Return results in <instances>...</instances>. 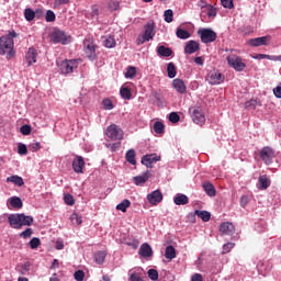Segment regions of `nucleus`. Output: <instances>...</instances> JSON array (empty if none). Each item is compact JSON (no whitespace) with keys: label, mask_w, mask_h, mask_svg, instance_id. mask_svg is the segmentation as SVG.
Returning <instances> with one entry per match:
<instances>
[{"label":"nucleus","mask_w":281,"mask_h":281,"mask_svg":"<svg viewBox=\"0 0 281 281\" xmlns=\"http://www.w3.org/2000/svg\"><path fill=\"white\" fill-rule=\"evenodd\" d=\"M19 34L14 31H10L9 34L0 37V56H7L8 59L14 58L16 52L14 50V38Z\"/></svg>","instance_id":"nucleus-1"},{"label":"nucleus","mask_w":281,"mask_h":281,"mask_svg":"<svg viewBox=\"0 0 281 281\" xmlns=\"http://www.w3.org/2000/svg\"><path fill=\"white\" fill-rule=\"evenodd\" d=\"M45 21L47 23H54V21H56V13H54L52 10H47Z\"/></svg>","instance_id":"nucleus-43"},{"label":"nucleus","mask_w":281,"mask_h":281,"mask_svg":"<svg viewBox=\"0 0 281 281\" xmlns=\"http://www.w3.org/2000/svg\"><path fill=\"white\" fill-rule=\"evenodd\" d=\"M172 87L175 91H177V93H180L181 95H183L188 91V87L186 86V82L179 78L172 80Z\"/></svg>","instance_id":"nucleus-17"},{"label":"nucleus","mask_w":281,"mask_h":281,"mask_svg":"<svg viewBox=\"0 0 281 281\" xmlns=\"http://www.w3.org/2000/svg\"><path fill=\"white\" fill-rule=\"evenodd\" d=\"M147 201L150 205H159L164 201V194L160 190H155L147 194Z\"/></svg>","instance_id":"nucleus-13"},{"label":"nucleus","mask_w":281,"mask_h":281,"mask_svg":"<svg viewBox=\"0 0 281 281\" xmlns=\"http://www.w3.org/2000/svg\"><path fill=\"white\" fill-rule=\"evenodd\" d=\"M120 95L121 98H123V100H131V98H133V93L131 92V89H128L127 87H121Z\"/></svg>","instance_id":"nucleus-34"},{"label":"nucleus","mask_w":281,"mask_h":281,"mask_svg":"<svg viewBox=\"0 0 281 281\" xmlns=\"http://www.w3.org/2000/svg\"><path fill=\"white\" fill-rule=\"evenodd\" d=\"M189 216H192L193 218H194V216H198L204 223H207L210 221V218H212V214L210 212H207V211H199V210H196L194 212V214L190 213Z\"/></svg>","instance_id":"nucleus-22"},{"label":"nucleus","mask_w":281,"mask_h":281,"mask_svg":"<svg viewBox=\"0 0 281 281\" xmlns=\"http://www.w3.org/2000/svg\"><path fill=\"white\" fill-rule=\"evenodd\" d=\"M74 278L76 281H83L85 280V271L82 270H77L75 273H74Z\"/></svg>","instance_id":"nucleus-53"},{"label":"nucleus","mask_w":281,"mask_h":281,"mask_svg":"<svg viewBox=\"0 0 281 281\" xmlns=\"http://www.w3.org/2000/svg\"><path fill=\"white\" fill-rule=\"evenodd\" d=\"M8 222L10 227H12V229H21V227H26L32 225V223H34V217L30 216V215H25L23 213L19 214H10L8 217Z\"/></svg>","instance_id":"nucleus-2"},{"label":"nucleus","mask_w":281,"mask_h":281,"mask_svg":"<svg viewBox=\"0 0 281 281\" xmlns=\"http://www.w3.org/2000/svg\"><path fill=\"white\" fill-rule=\"evenodd\" d=\"M18 153L19 155H25L27 153V146H25V144L19 145Z\"/></svg>","instance_id":"nucleus-59"},{"label":"nucleus","mask_w":281,"mask_h":281,"mask_svg":"<svg viewBox=\"0 0 281 281\" xmlns=\"http://www.w3.org/2000/svg\"><path fill=\"white\" fill-rule=\"evenodd\" d=\"M220 232L222 236H232V234L236 232V228L234 227V224L224 222L220 225Z\"/></svg>","instance_id":"nucleus-18"},{"label":"nucleus","mask_w":281,"mask_h":281,"mask_svg":"<svg viewBox=\"0 0 281 281\" xmlns=\"http://www.w3.org/2000/svg\"><path fill=\"white\" fill-rule=\"evenodd\" d=\"M72 169L78 175H82L85 171V158L82 156H76L72 160Z\"/></svg>","instance_id":"nucleus-15"},{"label":"nucleus","mask_w":281,"mask_h":281,"mask_svg":"<svg viewBox=\"0 0 281 281\" xmlns=\"http://www.w3.org/2000/svg\"><path fill=\"white\" fill-rule=\"evenodd\" d=\"M273 94H274L277 98L281 99V83H280V86H277V87L273 89Z\"/></svg>","instance_id":"nucleus-62"},{"label":"nucleus","mask_w":281,"mask_h":281,"mask_svg":"<svg viewBox=\"0 0 281 281\" xmlns=\"http://www.w3.org/2000/svg\"><path fill=\"white\" fill-rule=\"evenodd\" d=\"M24 16H25L26 21H34V19L36 16V12H34V10H32V9H25Z\"/></svg>","instance_id":"nucleus-41"},{"label":"nucleus","mask_w":281,"mask_h":281,"mask_svg":"<svg viewBox=\"0 0 281 281\" xmlns=\"http://www.w3.org/2000/svg\"><path fill=\"white\" fill-rule=\"evenodd\" d=\"M30 271V262H25L21 266L20 273L21 276H25Z\"/></svg>","instance_id":"nucleus-57"},{"label":"nucleus","mask_w":281,"mask_h":281,"mask_svg":"<svg viewBox=\"0 0 281 281\" xmlns=\"http://www.w3.org/2000/svg\"><path fill=\"white\" fill-rule=\"evenodd\" d=\"M8 183H14V186H18L19 188L25 186V181H23V178L16 175H13L11 177L7 178Z\"/></svg>","instance_id":"nucleus-27"},{"label":"nucleus","mask_w":281,"mask_h":281,"mask_svg":"<svg viewBox=\"0 0 281 281\" xmlns=\"http://www.w3.org/2000/svg\"><path fill=\"white\" fill-rule=\"evenodd\" d=\"M191 281H203V276L195 273L192 276Z\"/></svg>","instance_id":"nucleus-63"},{"label":"nucleus","mask_w":281,"mask_h":281,"mask_svg":"<svg viewBox=\"0 0 281 281\" xmlns=\"http://www.w3.org/2000/svg\"><path fill=\"white\" fill-rule=\"evenodd\" d=\"M201 49V44L196 41H189L187 42V45L184 46V54H196Z\"/></svg>","instance_id":"nucleus-19"},{"label":"nucleus","mask_w":281,"mask_h":281,"mask_svg":"<svg viewBox=\"0 0 281 281\" xmlns=\"http://www.w3.org/2000/svg\"><path fill=\"white\" fill-rule=\"evenodd\" d=\"M227 64L232 69L235 71H245V68L247 67V64L243 61V58L236 54H231L226 57Z\"/></svg>","instance_id":"nucleus-6"},{"label":"nucleus","mask_w":281,"mask_h":281,"mask_svg":"<svg viewBox=\"0 0 281 281\" xmlns=\"http://www.w3.org/2000/svg\"><path fill=\"white\" fill-rule=\"evenodd\" d=\"M157 161H161V156H158L157 154L145 155L142 158L143 166H146L147 168H153V164H157Z\"/></svg>","instance_id":"nucleus-14"},{"label":"nucleus","mask_w":281,"mask_h":281,"mask_svg":"<svg viewBox=\"0 0 281 281\" xmlns=\"http://www.w3.org/2000/svg\"><path fill=\"white\" fill-rule=\"evenodd\" d=\"M102 104L105 111H112V109H114L113 101H111V99H104Z\"/></svg>","instance_id":"nucleus-45"},{"label":"nucleus","mask_w":281,"mask_h":281,"mask_svg":"<svg viewBox=\"0 0 281 281\" xmlns=\"http://www.w3.org/2000/svg\"><path fill=\"white\" fill-rule=\"evenodd\" d=\"M70 222L72 225H82V216L78 215V213H72L70 215Z\"/></svg>","instance_id":"nucleus-40"},{"label":"nucleus","mask_w":281,"mask_h":281,"mask_svg":"<svg viewBox=\"0 0 281 281\" xmlns=\"http://www.w3.org/2000/svg\"><path fill=\"white\" fill-rule=\"evenodd\" d=\"M106 258V251H98L94 254V261L97 265H103Z\"/></svg>","instance_id":"nucleus-36"},{"label":"nucleus","mask_w":281,"mask_h":281,"mask_svg":"<svg viewBox=\"0 0 281 281\" xmlns=\"http://www.w3.org/2000/svg\"><path fill=\"white\" fill-rule=\"evenodd\" d=\"M136 156H137V154L135 153V149H130L125 154V159L132 166H136V164H137V160L135 159Z\"/></svg>","instance_id":"nucleus-29"},{"label":"nucleus","mask_w":281,"mask_h":281,"mask_svg":"<svg viewBox=\"0 0 281 281\" xmlns=\"http://www.w3.org/2000/svg\"><path fill=\"white\" fill-rule=\"evenodd\" d=\"M64 201H65L66 205H74L76 203V200L74 199V195H71V194L64 195Z\"/></svg>","instance_id":"nucleus-52"},{"label":"nucleus","mask_w":281,"mask_h":281,"mask_svg":"<svg viewBox=\"0 0 281 281\" xmlns=\"http://www.w3.org/2000/svg\"><path fill=\"white\" fill-rule=\"evenodd\" d=\"M103 45L108 49H113V47H115V45H116L115 37H113V36L105 37V40L103 41Z\"/></svg>","instance_id":"nucleus-38"},{"label":"nucleus","mask_w":281,"mask_h":281,"mask_svg":"<svg viewBox=\"0 0 281 281\" xmlns=\"http://www.w3.org/2000/svg\"><path fill=\"white\" fill-rule=\"evenodd\" d=\"M269 43H271V36L269 35L250 38L247 41V45H249V47H260L262 45L267 46Z\"/></svg>","instance_id":"nucleus-11"},{"label":"nucleus","mask_w":281,"mask_h":281,"mask_svg":"<svg viewBox=\"0 0 281 281\" xmlns=\"http://www.w3.org/2000/svg\"><path fill=\"white\" fill-rule=\"evenodd\" d=\"M86 54L89 58V60H95V44L94 43H89L86 45Z\"/></svg>","instance_id":"nucleus-26"},{"label":"nucleus","mask_w":281,"mask_h":281,"mask_svg":"<svg viewBox=\"0 0 281 281\" xmlns=\"http://www.w3.org/2000/svg\"><path fill=\"white\" fill-rule=\"evenodd\" d=\"M166 131V125H164L161 122L156 121L154 123V132L157 133V135H164Z\"/></svg>","instance_id":"nucleus-37"},{"label":"nucleus","mask_w":281,"mask_h":281,"mask_svg":"<svg viewBox=\"0 0 281 281\" xmlns=\"http://www.w3.org/2000/svg\"><path fill=\"white\" fill-rule=\"evenodd\" d=\"M33 153H36V150H41V143L35 142L30 145Z\"/></svg>","instance_id":"nucleus-61"},{"label":"nucleus","mask_w":281,"mask_h":281,"mask_svg":"<svg viewBox=\"0 0 281 281\" xmlns=\"http://www.w3.org/2000/svg\"><path fill=\"white\" fill-rule=\"evenodd\" d=\"M155 38V24L153 22H148L144 26V34L139 35L136 40L137 45H144V43H148V41H153Z\"/></svg>","instance_id":"nucleus-5"},{"label":"nucleus","mask_w":281,"mask_h":281,"mask_svg":"<svg viewBox=\"0 0 281 281\" xmlns=\"http://www.w3.org/2000/svg\"><path fill=\"white\" fill-rule=\"evenodd\" d=\"M78 65H80V59H65L57 61V67L64 76L74 74V71L78 69Z\"/></svg>","instance_id":"nucleus-3"},{"label":"nucleus","mask_w":281,"mask_h":281,"mask_svg":"<svg viewBox=\"0 0 281 281\" xmlns=\"http://www.w3.org/2000/svg\"><path fill=\"white\" fill-rule=\"evenodd\" d=\"M173 203L175 205H188L190 203V199L183 193H177L173 198Z\"/></svg>","instance_id":"nucleus-20"},{"label":"nucleus","mask_w":281,"mask_h":281,"mask_svg":"<svg viewBox=\"0 0 281 281\" xmlns=\"http://www.w3.org/2000/svg\"><path fill=\"white\" fill-rule=\"evenodd\" d=\"M130 281H144V277L146 276V271L142 268H135L130 270Z\"/></svg>","instance_id":"nucleus-16"},{"label":"nucleus","mask_w":281,"mask_h":281,"mask_svg":"<svg viewBox=\"0 0 281 281\" xmlns=\"http://www.w3.org/2000/svg\"><path fill=\"white\" fill-rule=\"evenodd\" d=\"M148 179H150V171H146L140 176L134 177L133 181H134L135 186H144V183H146V181H148Z\"/></svg>","instance_id":"nucleus-23"},{"label":"nucleus","mask_w":281,"mask_h":281,"mask_svg":"<svg viewBox=\"0 0 281 281\" xmlns=\"http://www.w3.org/2000/svg\"><path fill=\"white\" fill-rule=\"evenodd\" d=\"M206 81L209 82V85H221L225 81V76H223V74H221L220 71L213 70L209 72Z\"/></svg>","instance_id":"nucleus-12"},{"label":"nucleus","mask_w":281,"mask_h":281,"mask_svg":"<svg viewBox=\"0 0 281 281\" xmlns=\"http://www.w3.org/2000/svg\"><path fill=\"white\" fill-rule=\"evenodd\" d=\"M20 132L22 135H30L32 133V126H30L27 124L22 125L20 128Z\"/></svg>","instance_id":"nucleus-51"},{"label":"nucleus","mask_w":281,"mask_h":281,"mask_svg":"<svg viewBox=\"0 0 281 281\" xmlns=\"http://www.w3.org/2000/svg\"><path fill=\"white\" fill-rule=\"evenodd\" d=\"M269 186H271V180H269L267 175L260 176L257 184L258 190H267Z\"/></svg>","instance_id":"nucleus-25"},{"label":"nucleus","mask_w":281,"mask_h":281,"mask_svg":"<svg viewBox=\"0 0 281 281\" xmlns=\"http://www.w3.org/2000/svg\"><path fill=\"white\" fill-rule=\"evenodd\" d=\"M157 54H158V56L168 58V57L172 56V49H170L169 47H166V46H158Z\"/></svg>","instance_id":"nucleus-30"},{"label":"nucleus","mask_w":281,"mask_h":281,"mask_svg":"<svg viewBox=\"0 0 281 281\" xmlns=\"http://www.w3.org/2000/svg\"><path fill=\"white\" fill-rule=\"evenodd\" d=\"M165 258H167V260H175V258H177V250L172 246H167Z\"/></svg>","instance_id":"nucleus-31"},{"label":"nucleus","mask_w":281,"mask_h":281,"mask_svg":"<svg viewBox=\"0 0 281 281\" xmlns=\"http://www.w3.org/2000/svg\"><path fill=\"white\" fill-rule=\"evenodd\" d=\"M52 41L53 43H61V45H68V43H71V36H67L65 32L60 30H56L52 34Z\"/></svg>","instance_id":"nucleus-10"},{"label":"nucleus","mask_w":281,"mask_h":281,"mask_svg":"<svg viewBox=\"0 0 281 281\" xmlns=\"http://www.w3.org/2000/svg\"><path fill=\"white\" fill-rule=\"evenodd\" d=\"M139 256L142 258H150L153 256V248L148 244H143L138 250Z\"/></svg>","instance_id":"nucleus-24"},{"label":"nucleus","mask_w":281,"mask_h":281,"mask_svg":"<svg viewBox=\"0 0 281 281\" xmlns=\"http://www.w3.org/2000/svg\"><path fill=\"white\" fill-rule=\"evenodd\" d=\"M105 135L110 139H113V142L124 139V132H122V128H120V126L116 124H111L108 126Z\"/></svg>","instance_id":"nucleus-7"},{"label":"nucleus","mask_w":281,"mask_h":281,"mask_svg":"<svg viewBox=\"0 0 281 281\" xmlns=\"http://www.w3.org/2000/svg\"><path fill=\"white\" fill-rule=\"evenodd\" d=\"M189 115L194 124L198 126H203L205 124V111L203 108L195 105L189 109Z\"/></svg>","instance_id":"nucleus-4"},{"label":"nucleus","mask_w":281,"mask_h":281,"mask_svg":"<svg viewBox=\"0 0 281 281\" xmlns=\"http://www.w3.org/2000/svg\"><path fill=\"white\" fill-rule=\"evenodd\" d=\"M9 203L16 210H21V207H23V201H21V198L19 196H11L9 199Z\"/></svg>","instance_id":"nucleus-32"},{"label":"nucleus","mask_w":281,"mask_h":281,"mask_svg":"<svg viewBox=\"0 0 281 281\" xmlns=\"http://www.w3.org/2000/svg\"><path fill=\"white\" fill-rule=\"evenodd\" d=\"M252 58H254L255 60H265V58H266L267 60H272L273 55L257 54V55H254Z\"/></svg>","instance_id":"nucleus-46"},{"label":"nucleus","mask_w":281,"mask_h":281,"mask_svg":"<svg viewBox=\"0 0 281 281\" xmlns=\"http://www.w3.org/2000/svg\"><path fill=\"white\" fill-rule=\"evenodd\" d=\"M137 69L135 67H128L127 71L125 72V78L133 79L134 76H136Z\"/></svg>","instance_id":"nucleus-48"},{"label":"nucleus","mask_w":281,"mask_h":281,"mask_svg":"<svg viewBox=\"0 0 281 281\" xmlns=\"http://www.w3.org/2000/svg\"><path fill=\"white\" fill-rule=\"evenodd\" d=\"M259 157L261 161L266 164V166H271V164H273V159H276V150L269 146H266L260 150Z\"/></svg>","instance_id":"nucleus-8"},{"label":"nucleus","mask_w":281,"mask_h":281,"mask_svg":"<svg viewBox=\"0 0 281 281\" xmlns=\"http://www.w3.org/2000/svg\"><path fill=\"white\" fill-rule=\"evenodd\" d=\"M198 34L202 43L205 45H207V43H214V41L217 38L216 32H214L212 29H200Z\"/></svg>","instance_id":"nucleus-9"},{"label":"nucleus","mask_w":281,"mask_h":281,"mask_svg":"<svg viewBox=\"0 0 281 281\" xmlns=\"http://www.w3.org/2000/svg\"><path fill=\"white\" fill-rule=\"evenodd\" d=\"M36 56H38V53L36 52V49L32 47L29 48L25 55L29 67H31V65H34V63H36Z\"/></svg>","instance_id":"nucleus-21"},{"label":"nucleus","mask_w":281,"mask_h":281,"mask_svg":"<svg viewBox=\"0 0 281 281\" xmlns=\"http://www.w3.org/2000/svg\"><path fill=\"white\" fill-rule=\"evenodd\" d=\"M167 74L168 78H175L177 76V67H175L173 63L167 65Z\"/></svg>","instance_id":"nucleus-39"},{"label":"nucleus","mask_w":281,"mask_h":281,"mask_svg":"<svg viewBox=\"0 0 281 281\" xmlns=\"http://www.w3.org/2000/svg\"><path fill=\"white\" fill-rule=\"evenodd\" d=\"M32 234H34V231L32 228H26L22 233H20L21 238H32Z\"/></svg>","instance_id":"nucleus-50"},{"label":"nucleus","mask_w":281,"mask_h":281,"mask_svg":"<svg viewBox=\"0 0 281 281\" xmlns=\"http://www.w3.org/2000/svg\"><path fill=\"white\" fill-rule=\"evenodd\" d=\"M179 120H181V117L176 112H171L169 114V121H171L172 124H177V122H179Z\"/></svg>","instance_id":"nucleus-55"},{"label":"nucleus","mask_w":281,"mask_h":281,"mask_svg":"<svg viewBox=\"0 0 281 281\" xmlns=\"http://www.w3.org/2000/svg\"><path fill=\"white\" fill-rule=\"evenodd\" d=\"M206 14H207V16H216V8L209 4L206 7Z\"/></svg>","instance_id":"nucleus-56"},{"label":"nucleus","mask_w":281,"mask_h":281,"mask_svg":"<svg viewBox=\"0 0 281 281\" xmlns=\"http://www.w3.org/2000/svg\"><path fill=\"white\" fill-rule=\"evenodd\" d=\"M248 204H249V198L247 195H243L240 198V205H241V207H247Z\"/></svg>","instance_id":"nucleus-60"},{"label":"nucleus","mask_w":281,"mask_h":281,"mask_svg":"<svg viewBox=\"0 0 281 281\" xmlns=\"http://www.w3.org/2000/svg\"><path fill=\"white\" fill-rule=\"evenodd\" d=\"M128 207H131V200L128 199L123 200L121 203L116 205V210L123 213H125L128 210Z\"/></svg>","instance_id":"nucleus-33"},{"label":"nucleus","mask_w":281,"mask_h":281,"mask_svg":"<svg viewBox=\"0 0 281 281\" xmlns=\"http://www.w3.org/2000/svg\"><path fill=\"white\" fill-rule=\"evenodd\" d=\"M194 63L195 65L203 67V57H195Z\"/></svg>","instance_id":"nucleus-64"},{"label":"nucleus","mask_w":281,"mask_h":281,"mask_svg":"<svg viewBox=\"0 0 281 281\" xmlns=\"http://www.w3.org/2000/svg\"><path fill=\"white\" fill-rule=\"evenodd\" d=\"M164 16H165L166 23H172L175 14L171 9H168L165 11Z\"/></svg>","instance_id":"nucleus-44"},{"label":"nucleus","mask_w":281,"mask_h":281,"mask_svg":"<svg viewBox=\"0 0 281 281\" xmlns=\"http://www.w3.org/2000/svg\"><path fill=\"white\" fill-rule=\"evenodd\" d=\"M31 249H36L37 247H41V239L38 237H33L29 243Z\"/></svg>","instance_id":"nucleus-47"},{"label":"nucleus","mask_w":281,"mask_h":281,"mask_svg":"<svg viewBox=\"0 0 281 281\" xmlns=\"http://www.w3.org/2000/svg\"><path fill=\"white\" fill-rule=\"evenodd\" d=\"M176 35L178 38H180L181 41H186L188 38H190V32L181 29V27H178L177 31H176Z\"/></svg>","instance_id":"nucleus-35"},{"label":"nucleus","mask_w":281,"mask_h":281,"mask_svg":"<svg viewBox=\"0 0 281 281\" xmlns=\"http://www.w3.org/2000/svg\"><path fill=\"white\" fill-rule=\"evenodd\" d=\"M235 244L234 243H227L223 246L222 254H229L232 249H234Z\"/></svg>","instance_id":"nucleus-54"},{"label":"nucleus","mask_w":281,"mask_h":281,"mask_svg":"<svg viewBox=\"0 0 281 281\" xmlns=\"http://www.w3.org/2000/svg\"><path fill=\"white\" fill-rule=\"evenodd\" d=\"M202 188L204 192L207 194V196H216V189L214 188V184L211 182H204L202 184Z\"/></svg>","instance_id":"nucleus-28"},{"label":"nucleus","mask_w":281,"mask_h":281,"mask_svg":"<svg viewBox=\"0 0 281 281\" xmlns=\"http://www.w3.org/2000/svg\"><path fill=\"white\" fill-rule=\"evenodd\" d=\"M147 276H148L149 280H153V281L159 280V272L155 269H149L147 271Z\"/></svg>","instance_id":"nucleus-42"},{"label":"nucleus","mask_w":281,"mask_h":281,"mask_svg":"<svg viewBox=\"0 0 281 281\" xmlns=\"http://www.w3.org/2000/svg\"><path fill=\"white\" fill-rule=\"evenodd\" d=\"M221 4L223 5V8L232 10L234 8V0H221Z\"/></svg>","instance_id":"nucleus-49"},{"label":"nucleus","mask_w":281,"mask_h":281,"mask_svg":"<svg viewBox=\"0 0 281 281\" xmlns=\"http://www.w3.org/2000/svg\"><path fill=\"white\" fill-rule=\"evenodd\" d=\"M69 3V0H55L54 8L60 9V5H67Z\"/></svg>","instance_id":"nucleus-58"}]
</instances>
